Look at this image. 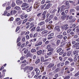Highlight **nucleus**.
Returning <instances> with one entry per match:
<instances>
[{
    "instance_id": "1",
    "label": "nucleus",
    "mask_w": 79,
    "mask_h": 79,
    "mask_svg": "<svg viewBox=\"0 0 79 79\" xmlns=\"http://www.w3.org/2000/svg\"><path fill=\"white\" fill-rule=\"evenodd\" d=\"M40 5V4L39 3L36 2L34 5V8L35 9L36 8H39V6Z\"/></svg>"
},
{
    "instance_id": "2",
    "label": "nucleus",
    "mask_w": 79,
    "mask_h": 79,
    "mask_svg": "<svg viewBox=\"0 0 79 79\" xmlns=\"http://www.w3.org/2000/svg\"><path fill=\"white\" fill-rule=\"evenodd\" d=\"M66 7V6H61V9L60 10V11L61 12H62V11H64V10L65 9Z\"/></svg>"
},
{
    "instance_id": "3",
    "label": "nucleus",
    "mask_w": 79,
    "mask_h": 79,
    "mask_svg": "<svg viewBox=\"0 0 79 79\" xmlns=\"http://www.w3.org/2000/svg\"><path fill=\"white\" fill-rule=\"evenodd\" d=\"M16 3H17L18 5H20V4H21L22 3H23V1H21L17 0L16 1Z\"/></svg>"
},
{
    "instance_id": "4",
    "label": "nucleus",
    "mask_w": 79,
    "mask_h": 79,
    "mask_svg": "<svg viewBox=\"0 0 79 79\" xmlns=\"http://www.w3.org/2000/svg\"><path fill=\"white\" fill-rule=\"evenodd\" d=\"M41 61H42V62H45V61H47V60H44V58L42 56L41 58Z\"/></svg>"
},
{
    "instance_id": "5",
    "label": "nucleus",
    "mask_w": 79,
    "mask_h": 79,
    "mask_svg": "<svg viewBox=\"0 0 79 79\" xmlns=\"http://www.w3.org/2000/svg\"><path fill=\"white\" fill-rule=\"evenodd\" d=\"M27 6V4L26 3H23L22 4V6H21V7H26Z\"/></svg>"
},
{
    "instance_id": "6",
    "label": "nucleus",
    "mask_w": 79,
    "mask_h": 79,
    "mask_svg": "<svg viewBox=\"0 0 79 79\" xmlns=\"http://www.w3.org/2000/svg\"><path fill=\"white\" fill-rule=\"evenodd\" d=\"M54 66V64H50L48 66V68H51Z\"/></svg>"
},
{
    "instance_id": "7",
    "label": "nucleus",
    "mask_w": 79,
    "mask_h": 79,
    "mask_svg": "<svg viewBox=\"0 0 79 79\" xmlns=\"http://www.w3.org/2000/svg\"><path fill=\"white\" fill-rule=\"evenodd\" d=\"M67 17V15H64L63 16H62L61 17V19L63 20H64V19H66V17Z\"/></svg>"
},
{
    "instance_id": "8",
    "label": "nucleus",
    "mask_w": 79,
    "mask_h": 79,
    "mask_svg": "<svg viewBox=\"0 0 79 79\" xmlns=\"http://www.w3.org/2000/svg\"><path fill=\"white\" fill-rule=\"evenodd\" d=\"M29 26H30V29H31V28H32L34 26V25L33 23H30Z\"/></svg>"
},
{
    "instance_id": "9",
    "label": "nucleus",
    "mask_w": 79,
    "mask_h": 79,
    "mask_svg": "<svg viewBox=\"0 0 79 79\" xmlns=\"http://www.w3.org/2000/svg\"><path fill=\"white\" fill-rule=\"evenodd\" d=\"M55 30H56L58 31H60V27L58 26H57L55 28Z\"/></svg>"
},
{
    "instance_id": "10",
    "label": "nucleus",
    "mask_w": 79,
    "mask_h": 79,
    "mask_svg": "<svg viewBox=\"0 0 79 79\" xmlns=\"http://www.w3.org/2000/svg\"><path fill=\"white\" fill-rule=\"evenodd\" d=\"M53 27V26L52 25V26L50 25L47 26L46 27H48V29H52V28Z\"/></svg>"
},
{
    "instance_id": "11",
    "label": "nucleus",
    "mask_w": 79,
    "mask_h": 79,
    "mask_svg": "<svg viewBox=\"0 0 79 79\" xmlns=\"http://www.w3.org/2000/svg\"><path fill=\"white\" fill-rule=\"evenodd\" d=\"M31 56V53L30 52H28L27 54V57H28V56Z\"/></svg>"
},
{
    "instance_id": "12",
    "label": "nucleus",
    "mask_w": 79,
    "mask_h": 79,
    "mask_svg": "<svg viewBox=\"0 0 79 79\" xmlns=\"http://www.w3.org/2000/svg\"><path fill=\"white\" fill-rule=\"evenodd\" d=\"M48 50L50 52H52V51H53V48H52V47H49V48L48 49Z\"/></svg>"
},
{
    "instance_id": "13",
    "label": "nucleus",
    "mask_w": 79,
    "mask_h": 79,
    "mask_svg": "<svg viewBox=\"0 0 79 79\" xmlns=\"http://www.w3.org/2000/svg\"><path fill=\"white\" fill-rule=\"evenodd\" d=\"M42 51L40 50L39 51L37 52V54L38 55H39V54H42Z\"/></svg>"
},
{
    "instance_id": "14",
    "label": "nucleus",
    "mask_w": 79,
    "mask_h": 79,
    "mask_svg": "<svg viewBox=\"0 0 79 79\" xmlns=\"http://www.w3.org/2000/svg\"><path fill=\"white\" fill-rule=\"evenodd\" d=\"M57 37L59 39H62L63 38V35H57Z\"/></svg>"
},
{
    "instance_id": "15",
    "label": "nucleus",
    "mask_w": 79,
    "mask_h": 79,
    "mask_svg": "<svg viewBox=\"0 0 79 79\" xmlns=\"http://www.w3.org/2000/svg\"><path fill=\"white\" fill-rule=\"evenodd\" d=\"M68 25H66L62 26V29H65L66 27H68Z\"/></svg>"
},
{
    "instance_id": "16",
    "label": "nucleus",
    "mask_w": 79,
    "mask_h": 79,
    "mask_svg": "<svg viewBox=\"0 0 79 79\" xmlns=\"http://www.w3.org/2000/svg\"><path fill=\"white\" fill-rule=\"evenodd\" d=\"M15 10H20V7L19 6H17L15 8Z\"/></svg>"
},
{
    "instance_id": "17",
    "label": "nucleus",
    "mask_w": 79,
    "mask_h": 79,
    "mask_svg": "<svg viewBox=\"0 0 79 79\" xmlns=\"http://www.w3.org/2000/svg\"><path fill=\"white\" fill-rule=\"evenodd\" d=\"M72 52L71 51H69L67 52V55L69 56H70L71 55Z\"/></svg>"
},
{
    "instance_id": "18",
    "label": "nucleus",
    "mask_w": 79,
    "mask_h": 79,
    "mask_svg": "<svg viewBox=\"0 0 79 79\" xmlns=\"http://www.w3.org/2000/svg\"><path fill=\"white\" fill-rule=\"evenodd\" d=\"M68 60L69 61H70V62H72V61H73V59H72V58H71V57L68 58Z\"/></svg>"
},
{
    "instance_id": "19",
    "label": "nucleus",
    "mask_w": 79,
    "mask_h": 79,
    "mask_svg": "<svg viewBox=\"0 0 79 79\" xmlns=\"http://www.w3.org/2000/svg\"><path fill=\"white\" fill-rule=\"evenodd\" d=\"M50 6V4H48L45 7L46 9L48 8Z\"/></svg>"
},
{
    "instance_id": "20",
    "label": "nucleus",
    "mask_w": 79,
    "mask_h": 79,
    "mask_svg": "<svg viewBox=\"0 0 79 79\" xmlns=\"http://www.w3.org/2000/svg\"><path fill=\"white\" fill-rule=\"evenodd\" d=\"M52 18H53V15H50L49 17V20H51V19H52Z\"/></svg>"
},
{
    "instance_id": "21",
    "label": "nucleus",
    "mask_w": 79,
    "mask_h": 79,
    "mask_svg": "<svg viewBox=\"0 0 79 79\" xmlns=\"http://www.w3.org/2000/svg\"><path fill=\"white\" fill-rule=\"evenodd\" d=\"M40 69H41V72H43L44 69V67L42 66H41L40 67Z\"/></svg>"
},
{
    "instance_id": "22",
    "label": "nucleus",
    "mask_w": 79,
    "mask_h": 79,
    "mask_svg": "<svg viewBox=\"0 0 79 79\" xmlns=\"http://www.w3.org/2000/svg\"><path fill=\"white\" fill-rule=\"evenodd\" d=\"M31 52L32 53H34V52H36V50L35 49H33L31 50Z\"/></svg>"
},
{
    "instance_id": "23",
    "label": "nucleus",
    "mask_w": 79,
    "mask_h": 79,
    "mask_svg": "<svg viewBox=\"0 0 79 79\" xmlns=\"http://www.w3.org/2000/svg\"><path fill=\"white\" fill-rule=\"evenodd\" d=\"M47 32H48V31L47 30H44V31H43L42 32V34H45L46 33H47Z\"/></svg>"
},
{
    "instance_id": "24",
    "label": "nucleus",
    "mask_w": 79,
    "mask_h": 79,
    "mask_svg": "<svg viewBox=\"0 0 79 79\" xmlns=\"http://www.w3.org/2000/svg\"><path fill=\"white\" fill-rule=\"evenodd\" d=\"M62 50V49L61 48H59V49H58V50H57V53H59V52H61V51Z\"/></svg>"
},
{
    "instance_id": "25",
    "label": "nucleus",
    "mask_w": 79,
    "mask_h": 79,
    "mask_svg": "<svg viewBox=\"0 0 79 79\" xmlns=\"http://www.w3.org/2000/svg\"><path fill=\"white\" fill-rule=\"evenodd\" d=\"M69 64V62L68 61H66L65 63V65H68V64Z\"/></svg>"
},
{
    "instance_id": "26",
    "label": "nucleus",
    "mask_w": 79,
    "mask_h": 79,
    "mask_svg": "<svg viewBox=\"0 0 79 79\" xmlns=\"http://www.w3.org/2000/svg\"><path fill=\"white\" fill-rule=\"evenodd\" d=\"M44 14H45V13H43V16L42 17V19L44 20V19H45V15H44Z\"/></svg>"
},
{
    "instance_id": "27",
    "label": "nucleus",
    "mask_w": 79,
    "mask_h": 79,
    "mask_svg": "<svg viewBox=\"0 0 79 79\" xmlns=\"http://www.w3.org/2000/svg\"><path fill=\"white\" fill-rule=\"evenodd\" d=\"M40 62V59H38L36 62H35L36 64H37V63H39Z\"/></svg>"
},
{
    "instance_id": "28",
    "label": "nucleus",
    "mask_w": 79,
    "mask_h": 79,
    "mask_svg": "<svg viewBox=\"0 0 79 79\" xmlns=\"http://www.w3.org/2000/svg\"><path fill=\"white\" fill-rule=\"evenodd\" d=\"M32 8V7H31L30 8H29L27 10V11L28 12H29V11H30L31 10V9Z\"/></svg>"
},
{
    "instance_id": "29",
    "label": "nucleus",
    "mask_w": 79,
    "mask_h": 79,
    "mask_svg": "<svg viewBox=\"0 0 79 79\" xmlns=\"http://www.w3.org/2000/svg\"><path fill=\"white\" fill-rule=\"evenodd\" d=\"M27 19H25L23 22L22 23V24H24V23H26V22H27Z\"/></svg>"
},
{
    "instance_id": "30",
    "label": "nucleus",
    "mask_w": 79,
    "mask_h": 79,
    "mask_svg": "<svg viewBox=\"0 0 79 79\" xmlns=\"http://www.w3.org/2000/svg\"><path fill=\"white\" fill-rule=\"evenodd\" d=\"M78 52H79L78 51H75L73 52V54L74 55H76V53H78Z\"/></svg>"
},
{
    "instance_id": "31",
    "label": "nucleus",
    "mask_w": 79,
    "mask_h": 79,
    "mask_svg": "<svg viewBox=\"0 0 79 79\" xmlns=\"http://www.w3.org/2000/svg\"><path fill=\"white\" fill-rule=\"evenodd\" d=\"M65 5H68V6H69V2H68V1H66L65 2Z\"/></svg>"
},
{
    "instance_id": "32",
    "label": "nucleus",
    "mask_w": 79,
    "mask_h": 79,
    "mask_svg": "<svg viewBox=\"0 0 79 79\" xmlns=\"http://www.w3.org/2000/svg\"><path fill=\"white\" fill-rule=\"evenodd\" d=\"M15 6V2H13L12 3V7H14Z\"/></svg>"
},
{
    "instance_id": "33",
    "label": "nucleus",
    "mask_w": 79,
    "mask_h": 79,
    "mask_svg": "<svg viewBox=\"0 0 79 79\" xmlns=\"http://www.w3.org/2000/svg\"><path fill=\"white\" fill-rule=\"evenodd\" d=\"M70 78V77L69 76H66L64 79H69Z\"/></svg>"
},
{
    "instance_id": "34",
    "label": "nucleus",
    "mask_w": 79,
    "mask_h": 79,
    "mask_svg": "<svg viewBox=\"0 0 79 79\" xmlns=\"http://www.w3.org/2000/svg\"><path fill=\"white\" fill-rule=\"evenodd\" d=\"M19 29H20V27H17L16 30V32H17V31H19Z\"/></svg>"
},
{
    "instance_id": "35",
    "label": "nucleus",
    "mask_w": 79,
    "mask_h": 79,
    "mask_svg": "<svg viewBox=\"0 0 79 79\" xmlns=\"http://www.w3.org/2000/svg\"><path fill=\"white\" fill-rule=\"evenodd\" d=\"M38 44L39 45H41L42 44V42H39Z\"/></svg>"
},
{
    "instance_id": "36",
    "label": "nucleus",
    "mask_w": 79,
    "mask_h": 79,
    "mask_svg": "<svg viewBox=\"0 0 79 79\" xmlns=\"http://www.w3.org/2000/svg\"><path fill=\"white\" fill-rule=\"evenodd\" d=\"M72 31V30L71 29H69L68 30H67V32L68 33H69L71 31Z\"/></svg>"
},
{
    "instance_id": "37",
    "label": "nucleus",
    "mask_w": 79,
    "mask_h": 79,
    "mask_svg": "<svg viewBox=\"0 0 79 79\" xmlns=\"http://www.w3.org/2000/svg\"><path fill=\"white\" fill-rule=\"evenodd\" d=\"M52 47V45H50V44H49L47 46V48L48 49V48H50V47Z\"/></svg>"
},
{
    "instance_id": "38",
    "label": "nucleus",
    "mask_w": 79,
    "mask_h": 79,
    "mask_svg": "<svg viewBox=\"0 0 79 79\" xmlns=\"http://www.w3.org/2000/svg\"><path fill=\"white\" fill-rule=\"evenodd\" d=\"M53 33H51L50 34H49L48 35V37H50L51 36H53Z\"/></svg>"
},
{
    "instance_id": "39",
    "label": "nucleus",
    "mask_w": 79,
    "mask_h": 79,
    "mask_svg": "<svg viewBox=\"0 0 79 79\" xmlns=\"http://www.w3.org/2000/svg\"><path fill=\"white\" fill-rule=\"evenodd\" d=\"M37 36V33H35V34H34L33 37H36Z\"/></svg>"
},
{
    "instance_id": "40",
    "label": "nucleus",
    "mask_w": 79,
    "mask_h": 79,
    "mask_svg": "<svg viewBox=\"0 0 79 79\" xmlns=\"http://www.w3.org/2000/svg\"><path fill=\"white\" fill-rule=\"evenodd\" d=\"M44 22H41L40 23V25L41 26L42 25H43V24H44Z\"/></svg>"
},
{
    "instance_id": "41",
    "label": "nucleus",
    "mask_w": 79,
    "mask_h": 79,
    "mask_svg": "<svg viewBox=\"0 0 79 79\" xmlns=\"http://www.w3.org/2000/svg\"><path fill=\"white\" fill-rule=\"evenodd\" d=\"M35 29V27H34L33 28L31 29V31H34Z\"/></svg>"
},
{
    "instance_id": "42",
    "label": "nucleus",
    "mask_w": 79,
    "mask_h": 79,
    "mask_svg": "<svg viewBox=\"0 0 79 79\" xmlns=\"http://www.w3.org/2000/svg\"><path fill=\"white\" fill-rule=\"evenodd\" d=\"M70 11V12H71V13H73V12H74V9H71Z\"/></svg>"
},
{
    "instance_id": "43",
    "label": "nucleus",
    "mask_w": 79,
    "mask_h": 79,
    "mask_svg": "<svg viewBox=\"0 0 79 79\" xmlns=\"http://www.w3.org/2000/svg\"><path fill=\"white\" fill-rule=\"evenodd\" d=\"M20 19L19 18H17L16 19V21H19L20 20Z\"/></svg>"
},
{
    "instance_id": "44",
    "label": "nucleus",
    "mask_w": 79,
    "mask_h": 79,
    "mask_svg": "<svg viewBox=\"0 0 79 79\" xmlns=\"http://www.w3.org/2000/svg\"><path fill=\"white\" fill-rule=\"evenodd\" d=\"M40 73V70H39L38 69L37 70L36 72V74H39Z\"/></svg>"
},
{
    "instance_id": "45",
    "label": "nucleus",
    "mask_w": 79,
    "mask_h": 79,
    "mask_svg": "<svg viewBox=\"0 0 79 79\" xmlns=\"http://www.w3.org/2000/svg\"><path fill=\"white\" fill-rule=\"evenodd\" d=\"M57 44H60V40H57Z\"/></svg>"
},
{
    "instance_id": "46",
    "label": "nucleus",
    "mask_w": 79,
    "mask_h": 79,
    "mask_svg": "<svg viewBox=\"0 0 79 79\" xmlns=\"http://www.w3.org/2000/svg\"><path fill=\"white\" fill-rule=\"evenodd\" d=\"M27 52H28V50H26L24 51V53H25V54H26V53H27Z\"/></svg>"
},
{
    "instance_id": "47",
    "label": "nucleus",
    "mask_w": 79,
    "mask_h": 79,
    "mask_svg": "<svg viewBox=\"0 0 79 79\" xmlns=\"http://www.w3.org/2000/svg\"><path fill=\"white\" fill-rule=\"evenodd\" d=\"M16 13V11L15 10H14L13 12V15H15Z\"/></svg>"
},
{
    "instance_id": "48",
    "label": "nucleus",
    "mask_w": 79,
    "mask_h": 79,
    "mask_svg": "<svg viewBox=\"0 0 79 79\" xmlns=\"http://www.w3.org/2000/svg\"><path fill=\"white\" fill-rule=\"evenodd\" d=\"M47 55H48V56H50V55H52V52H49L48 53H47Z\"/></svg>"
},
{
    "instance_id": "49",
    "label": "nucleus",
    "mask_w": 79,
    "mask_h": 79,
    "mask_svg": "<svg viewBox=\"0 0 79 79\" xmlns=\"http://www.w3.org/2000/svg\"><path fill=\"white\" fill-rule=\"evenodd\" d=\"M46 5V4L44 5L41 8V10L43 9V8H44V7Z\"/></svg>"
},
{
    "instance_id": "50",
    "label": "nucleus",
    "mask_w": 79,
    "mask_h": 79,
    "mask_svg": "<svg viewBox=\"0 0 79 79\" xmlns=\"http://www.w3.org/2000/svg\"><path fill=\"white\" fill-rule=\"evenodd\" d=\"M70 35H74V32L72 31L70 33Z\"/></svg>"
},
{
    "instance_id": "51",
    "label": "nucleus",
    "mask_w": 79,
    "mask_h": 79,
    "mask_svg": "<svg viewBox=\"0 0 79 79\" xmlns=\"http://www.w3.org/2000/svg\"><path fill=\"white\" fill-rule=\"evenodd\" d=\"M28 7H29V6H27V7L23 8H22V10H26V9H27V8H28Z\"/></svg>"
},
{
    "instance_id": "52",
    "label": "nucleus",
    "mask_w": 79,
    "mask_h": 79,
    "mask_svg": "<svg viewBox=\"0 0 79 79\" xmlns=\"http://www.w3.org/2000/svg\"><path fill=\"white\" fill-rule=\"evenodd\" d=\"M41 31V29H38L36 30L37 32H39V31Z\"/></svg>"
},
{
    "instance_id": "53",
    "label": "nucleus",
    "mask_w": 79,
    "mask_h": 79,
    "mask_svg": "<svg viewBox=\"0 0 79 79\" xmlns=\"http://www.w3.org/2000/svg\"><path fill=\"white\" fill-rule=\"evenodd\" d=\"M71 43L69 42L68 43V45L69 46V47L70 46H71Z\"/></svg>"
},
{
    "instance_id": "54",
    "label": "nucleus",
    "mask_w": 79,
    "mask_h": 79,
    "mask_svg": "<svg viewBox=\"0 0 79 79\" xmlns=\"http://www.w3.org/2000/svg\"><path fill=\"white\" fill-rule=\"evenodd\" d=\"M44 3H45V0H43L41 2V3L42 4H44Z\"/></svg>"
},
{
    "instance_id": "55",
    "label": "nucleus",
    "mask_w": 79,
    "mask_h": 79,
    "mask_svg": "<svg viewBox=\"0 0 79 79\" xmlns=\"http://www.w3.org/2000/svg\"><path fill=\"white\" fill-rule=\"evenodd\" d=\"M77 58L76 57H75L74 58V61H77Z\"/></svg>"
},
{
    "instance_id": "56",
    "label": "nucleus",
    "mask_w": 79,
    "mask_h": 79,
    "mask_svg": "<svg viewBox=\"0 0 79 79\" xmlns=\"http://www.w3.org/2000/svg\"><path fill=\"white\" fill-rule=\"evenodd\" d=\"M11 8V7L10 6H9L8 7H7L6 8V10H10Z\"/></svg>"
},
{
    "instance_id": "57",
    "label": "nucleus",
    "mask_w": 79,
    "mask_h": 79,
    "mask_svg": "<svg viewBox=\"0 0 79 79\" xmlns=\"http://www.w3.org/2000/svg\"><path fill=\"white\" fill-rule=\"evenodd\" d=\"M18 46H19V47H20V46H21V43H20V42L18 44Z\"/></svg>"
},
{
    "instance_id": "58",
    "label": "nucleus",
    "mask_w": 79,
    "mask_h": 79,
    "mask_svg": "<svg viewBox=\"0 0 79 79\" xmlns=\"http://www.w3.org/2000/svg\"><path fill=\"white\" fill-rule=\"evenodd\" d=\"M49 21H50V20L49 19H47L45 20V21L46 22H48Z\"/></svg>"
},
{
    "instance_id": "59",
    "label": "nucleus",
    "mask_w": 79,
    "mask_h": 79,
    "mask_svg": "<svg viewBox=\"0 0 79 79\" xmlns=\"http://www.w3.org/2000/svg\"><path fill=\"white\" fill-rule=\"evenodd\" d=\"M13 17H11V18H10V21H13Z\"/></svg>"
},
{
    "instance_id": "60",
    "label": "nucleus",
    "mask_w": 79,
    "mask_h": 79,
    "mask_svg": "<svg viewBox=\"0 0 79 79\" xmlns=\"http://www.w3.org/2000/svg\"><path fill=\"white\" fill-rule=\"evenodd\" d=\"M63 50H62V51L59 53V55H62V54H63V53H64V52H63Z\"/></svg>"
},
{
    "instance_id": "61",
    "label": "nucleus",
    "mask_w": 79,
    "mask_h": 79,
    "mask_svg": "<svg viewBox=\"0 0 79 79\" xmlns=\"http://www.w3.org/2000/svg\"><path fill=\"white\" fill-rule=\"evenodd\" d=\"M20 40H21V39H20V38H18V39H17V42H19V41Z\"/></svg>"
},
{
    "instance_id": "62",
    "label": "nucleus",
    "mask_w": 79,
    "mask_h": 79,
    "mask_svg": "<svg viewBox=\"0 0 79 79\" xmlns=\"http://www.w3.org/2000/svg\"><path fill=\"white\" fill-rule=\"evenodd\" d=\"M22 21H21V20H20L19 21V22H18V23H19V24H21V23H22Z\"/></svg>"
},
{
    "instance_id": "63",
    "label": "nucleus",
    "mask_w": 79,
    "mask_h": 79,
    "mask_svg": "<svg viewBox=\"0 0 79 79\" xmlns=\"http://www.w3.org/2000/svg\"><path fill=\"white\" fill-rule=\"evenodd\" d=\"M45 44H49V41H47L45 43Z\"/></svg>"
},
{
    "instance_id": "64",
    "label": "nucleus",
    "mask_w": 79,
    "mask_h": 79,
    "mask_svg": "<svg viewBox=\"0 0 79 79\" xmlns=\"http://www.w3.org/2000/svg\"><path fill=\"white\" fill-rule=\"evenodd\" d=\"M35 58H36V56L35 55L33 57V59H34V60L35 59Z\"/></svg>"
}]
</instances>
